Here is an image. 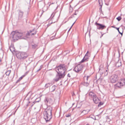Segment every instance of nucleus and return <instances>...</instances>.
I'll return each instance as SVG.
<instances>
[{
    "instance_id": "obj_41",
    "label": "nucleus",
    "mask_w": 125,
    "mask_h": 125,
    "mask_svg": "<svg viewBox=\"0 0 125 125\" xmlns=\"http://www.w3.org/2000/svg\"><path fill=\"white\" fill-rule=\"evenodd\" d=\"M108 28L107 29V32L108 31Z\"/></svg>"
},
{
    "instance_id": "obj_34",
    "label": "nucleus",
    "mask_w": 125,
    "mask_h": 125,
    "mask_svg": "<svg viewBox=\"0 0 125 125\" xmlns=\"http://www.w3.org/2000/svg\"><path fill=\"white\" fill-rule=\"evenodd\" d=\"M29 71H28L26 72L23 75H25V76L29 73Z\"/></svg>"
},
{
    "instance_id": "obj_9",
    "label": "nucleus",
    "mask_w": 125,
    "mask_h": 125,
    "mask_svg": "<svg viewBox=\"0 0 125 125\" xmlns=\"http://www.w3.org/2000/svg\"><path fill=\"white\" fill-rule=\"evenodd\" d=\"M17 35L18 39L20 38L22 36H26L25 33L21 31H15Z\"/></svg>"
},
{
    "instance_id": "obj_13",
    "label": "nucleus",
    "mask_w": 125,
    "mask_h": 125,
    "mask_svg": "<svg viewBox=\"0 0 125 125\" xmlns=\"http://www.w3.org/2000/svg\"><path fill=\"white\" fill-rule=\"evenodd\" d=\"M88 76L84 77V82L83 83V85L86 86H87L89 85V83L88 82L87 80H88Z\"/></svg>"
},
{
    "instance_id": "obj_14",
    "label": "nucleus",
    "mask_w": 125,
    "mask_h": 125,
    "mask_svg": "<svg viewBox=\"0 0 125 125\" xmlns=\"http://www.w3.org/2000/svg\"><path fill=\"white\" fill-rule=\"evenodd\" d=\"M18 18L19 20H21L22 19L24 12L20 10H18Z\"/></svg>"
},
{
    "instance_id": "obj_2",
    "label": "nucleus",
    "mask_w": 125,
    "mask_h": 125,
    "mask_svg": "<svg viewBox=\"0 0 125 125\" xmlns=\"http://www.w3.org/2000/svg\"><path fill=\"white\" fill-rule=\"evenodd\" d=\"M56 71L58 74L64 76L65 75V72L66 70V66L65 65L61 64L56 68Z\"/></svg>"
},
{
    "instance_id": "obj_23",
    "label": "nucleus",
    "mask_w": 125,
    "mask_h": 125,
    "mask_svg": "<svg viewBox=\"0 0 125 125\" xmlns=\"http://www.w3.org/2000/svg\"><path fill=\"white\" fill-rule=\"evenodd\" d=\"M98 1L99 5L101 7L100 9H101L102 7V6L103 4V1L102 0H98Z\"/></svg>"
},
{
    "instance_id": "obj_45",
    "label": "nucleus",
    "mask_w": 125,
    "mask_h": 125,
    "mask_svg": "<svg viewBox=\"0 0 125 125\" xmlns=\"http://www.w3.org/2000/svg\"><path fill=\"white\" fill-rule=\"evenodd\" d=\"M42 3L43 4V5H44V3H43V2H42Z\"/></svg>"
},
{
    "instance_id": "obj_27",
    "label": "nucleus",
    "mask_w": 125,
    "mask_h": 125,
    "mask_svg": "<svg viewBox=\"0 0 125 125\" xmlns=\"http://www.w3.org/2000/svg\"><path fill=\"white\" fill-rule=\"evenodd\" d=\"M10 73L11 70H8L6 72L5 74L6 75H9Z\"/></svg>"
},
{
    "instance_id": "obj_19",
    "label": "nucleus",
    "mask_w": 125,
    "mask_h": 125,
    "mask_svg": "<svg viewBox=\"0 0 125 125\" xmlns=\"http://www.w3.org/2000/svg\"><path fill=\"white\" fill-rule=\"evenodd\" d=\"M89 57L86 56H84L83 59L81 61V62H84L87 61L88 60Z\"/></svg>"
},
{
    "instance_id": "obj_18",
    "label": "nucleus",
    "mask_w": 125,
    "mask_h": 125,
    "mask_svg": "<svg viewBox=\"0 0 125 125\" xmlns=\"http://www.w3.org/2000/svg\"><path fill=\"white\" fill-rule=\"evenodd\" d=\"M56 89V86L53 85L52 86L50 87L49 91L51 92H52L54 91Z\"/></svg>"
},
{
    "instance_id": "obj_29",
    "label": "nucleus",
    "mask_w": 125,
    "mask_h": 125,
    "mask_svg": "<svg viewBox=\"0 0 125 125\" xmlns=\"http://www.w3.org/2000/svg\"><path fill=\"white\" fill-rule=\"evenodd\" d=\"M37 46V45L36 44H34V45H32V48L33 49H35L36 47Z\"/></svg>"
},
{
    "instance_id": "obj_5",
    "label": "nucleus",
    "mask_w": 125,
    "mask_h": 125,
    "mask_svg": "<svg viewBox=\"0 0 125 125\" xmlns=\"http://www.w3.org/2000/svg\"><path fill=\"white\" fill-rule=\"evenodd\" d=\"M37 32L36 30L35 29L28 31L27 33L26 34V38H27L29 36H34L36 34Z\"/></svg>"
},
{
    "instance_id": "obj_10",
    "label": "nucleus",
    "mask_w": 125,
    "mask_h": 125,
    "mask_svg": "<svg viewBox=\"0 0 125 125\" xmlns=\"http://www.w3.org/2000/svg\"><path fill=\"white\" fill-rule=\"evenodd\" d=\"M83 67L82 65H78L75 67L74 70L76 72H81Z\"/></svg>"
},
{
    "instance_id": "obj_7",
    "label": "nucleus",
    "mask_w": 125,
    "mask_h": 125,
    "mask_svg": "<svg viewBox=\"0 0 125 125\" xmlns=\"http://www.w3.org/2000/svg\"><path fill=\"white\" fill-rule=\"evenodd\" d=\"M125 85V79H123L121 82H118L115 85V86L119 88H120L123 85Z\"/></svg>"
},
{
    "instance_id": "obj_1",
    "label": "nucleus",
    "mask_w": 125,
    "mask_h": 125,
    "mask_svg": "<svg viewBox=\"0 0 125 125\" xmlns=\"http://www.w3.org/2000/svg\"><path fill=\"white\" fill-rule=\"evenodd\" d=\"M52 110L51 107H48L43 112L44 118L46 122L50 121L52 118Z\"/></svg>"
},
{
    "instance_id": "obj_39",
    "label": "nucleus",
    "mask_w": 125,
    "mask_h": 125,
    "mask_svg": "<svg viewBox=\"0 0 125 125\" xmlns=\"http://www.w3.org/2000/svg\"><path fill=\"white\" fill-rule=\"evenodd\" d=\"M68 76L69 77H71L70 75V74L69 73L68 74Z\"/></svg>"
},
{
    "instance_id": "obj_8",
    "label": "nucleus",
    "mask_w": 125,
    "mask_h": 125,
    "mask_svg": "<svg viewBox=\"0 0 125 125\" xmlns=\"http://www.w3.org/2000/svg\"><path fill=\"white\" fill-rule=\"evenodd\" d=\"M52 16L51 19L52 22L50 23V24L52 23H54L57 21L58 18V17L57 16L55 15V14L54 13H52L51 15V17H52Z\"/></svg>"
},
{
    "instance_id": "obj_6",
    "label": "nucleus",
    "mask_w": 125,
    "mask_h": 125,
    "mask_svg": "<svg viewBox=\"0 0 125 125\" xmlns=\"http://www.w3.org/2000/svg\"><path fill=\"white\" fill-rule=\"evenodd\" d=\"M11 37L12 40L15 41H17L18 38L15 31H12L11 34Z\"/></svg>"
},
{
    "instance_id": "obj_46",
    "label": "nucleus",
    "mask_w": 125,
    "mask_h": 125,
    "mask_svg": "<svg viewBox=\"0 0 125 125\" xmlns=\"http://www.w3.org/2000/svg\"><path fill=\"white\" fill-rule=\"evenodd\" d=\"M103 36V35H102V36H101V37L102 36Z\"/></svg>"
},
{
    "instance_id": "obj_17",
    "label": "nucleus",
    "mask_w": 125,
    "mask_h": 125,
    "mask_svg": "<svg viewBox=\"0 0 125 125\" xmlns=\"http://www.w3.org/2000/svg\"><path fill=\"white\" fill-rule=\"evenodd\" d=\"M93 100L94 102L96 104H97L98 103L99 101V99L96 96L93 99Z\"/></svg>"
},
{
    "instance_id": "obj_15",
    "label": "nucleus",
    "mask_w": 125,
    "mask_h": 125,
    "mask_svg": "<svg viewBox=\"0 0 125 125\" xmlns=\"http://www.w3.org/2000/svg\"><path fill=\"white\" fill-rule=\"evenodd\" d=\"M44 101L46 103L48 104H52L53 102L52 100L50 98H46Z\"/></svg>"
},
{
    "instance_id": "obj_22",
    "label": "nucleus",
    "mask_w": 125,
    "mask_h": 125,
    "mask_svg": "<svg viewBox=\"0 0 125 125\" xmlns=\"http://www.w3.org/2000/svg\"><path fill=\"white\" fill-rule=\"evenodd\" d=\"M121 62L120 61H119L116 63L115 65V66L116 67H118L121 66Z\"/></svg>"
},
{
    "instance_id": "obj_47",
    "label": "nucleus",
    "mask_w": 125,
    "mask_h": 125,
    "mask_svg": "<svg viewBox=\"0 0 125 125\" xmlns=\"http://www.w3.org/2000/svg\"><path fill=\"white\" fill-rule=\"evenodd\" d=\"M50 21H49V23H50ZM49 24H50V23H49Z\"/></svg>"
},
{
    "instance_id": "obj_44",
    "label": "nucleus",
    "mask_w": 125,
    "mask_h": 125,
    "mask_svg": "<svg viewBox=\"0 0 125 125\" xmlns=\"http://www.w3.org/2000/svg\"><path fill=\"white\" fill-rule=\"evenodd\" d=\"M53 4V3H51V4H50L49 5V6H50V5H51V4Z\"/></svg>"
},
{
    "instance_id": "obj_16",
    "label": "nucleus",
    "mask_w": 125,
    "mask_h": 125,
    "mask_svg": "<svg viewBox=\"0 0 125 125\" xmlns=\"http://www.w3.org/2000/svg\"><path fill=\"white\" fill-rule=\"evenodd\" d=\"M89 96L93 99L96 96L95 94L92 92H90L89 93Z\"/></svg>"
},
{
    "instance_id": "obj_42",
    "label": "nucleus",
    "mask_w": 125,
    "mask_h": 125,
    "mask_svg": "<svg viewBox=\"0 0 125 125\" xmlns=\"http://www.w3.org/2000/svg\"><path fill=\"white\" fill-rule=\"evenodd\" d=\"M75 23V22H74L73 24H72V26H71V27H72V26L74 25V24Z\"/></svg>"
},
{
    "instance_id": "obj_32",
    "label": "nucleus",
    "mask_w": 125,
    "mask_h": 125,
    "mask_svg": "<svg viewBox=\"0 0 125 125\" xmlns=\"http://www.w3.org/2000/svg\"><path fill=\"white\" fill-rule=\"evenodd\" d=\"M119 28H116V29L118 30L119 33L120 34H121L122 35V34H123L122 33H121L120 31L119 30Z\"/></svg>"
},
{
    "instance_id": "obj_21",
    "label": "nucleus",
    "mask_w": 125,
    "mask_h": 125,
    "mask_svg": "<svg viewBox=\"0 0 125 125\" xmlns=\"http://www.w3.org/2000/svg\"><path fill=\"white\" fill-rule=\"evenodd\" d=\"M10 51L12 52H14L15 50V48L14 47L13 45H11L10 47Z\"/></svg>"
},
{
    "instance_id": "obj_26",
    "label": "nucleus",
    "mask_w": 125,
    "mask_h": 125,
    "mask_svg": "<svg viewBox=\"0 0 125 125\" xmlns=\"http://www.w3.org/2000/svg\"><path fill=\"white\" fill-rule=\"evenodd\" d=\"M51 85V83H48L46 84L45 85V87L46 88H48V87H50Z\"/></svg>"
},
{
    "instance_id": "obj_11",
    "label": "nucleus",
    "mask_w": 125,
    "mask_h": 125,
    "mask_svg": "<svg viewBox=\"0 0 125 125\" xmlns=\"http://www.w3.org/2000/svg\"><path fill=\"white\" fill-rule=\"evenodd\" d=\"M95 24L97 26V29L99 30H102L106 28V26L102 24L96 22Z\"/></svg>"
},
{
    "instance_id": "obj_33",
    "label": "nucleus",
    "mask_w": 125,
    "mask_h": 125,
    "mask_svg": "<svg viewBox=\"0 0 125 125\" xmlns=\"http://www.w3.org/2000/svg\"><path fill=\"white\" fill-rule=\"evenodd\" d=\"M103 103H102L101 102H100L99 103V104L98 105H102L103 104Z\"/></svg>"
},
{
    "instance_id": "obj_28",
    "label": "nucleus",
    "mask_w": 125,
    "mask_h": 125,
    "mask_svg": "<svg viewBox=\"0 0 125 125\" xmlns=\"http://www.w3.org/2000/svg\"><path fill=\"white\" fill-rule=\"evenodd\" d=\"M104 76H106L108 74V72H107V70H106V71L104 72Z\"/></svg>"
},
{
    "instance_id": "obj_31",
    "label": "nucleus",
    "mask_w": 125,
    "mask_h": 125,
    "mask_svg": "<svg viewBox=\"0 0 125 125\" xmlns=\"http://www.w3.org/2000/svg\"><path fill=\"white\" fill-rule=\"evenodd\" d=\"M85 56H86L88 57H89L90 56V55L88 51L86 54L85 55Z\"/></svg>"
},
{
    "instance_id": "obj_20",
    "label": "nucleus",
    "mask_w": 125,
    "mask_h": 125,
    "mask_svg": "<svg viewBox=\"0 0 125 125\" xmlns=\"http://www.w3.org/2000/svg\"><path fill=\"white\" fill-rule=\"evenodd\" d=\"M90 110H83L81 113V114H83V115H85L87 114L90 111Z\"/></svg>"
},
{
    "instance_id": "obj_36",
    "label": "nucleus",
    "mask_w": 125,
    "mask_h": 125,
    "mask_svg": "<svg viewBox=\"0 0 125 125\" xmlns=\"http://www.w3.org/2000/svg\"><path fill=\"white\" fill-rule=\"evenodd\" d=\"M70 115H71L70 114H68L66 115V116L67 117H69L70 116Z\"/></svg>"
},
{
    "instance_id": "obj_40",
    "label": "nucleus",
    "mask_w": 125,
    "mask_h": 125,
    "mask_svg": "<svg viewBox=\"0 0 125 125\" xmlns=\"http://www.w3.org/2000/svg\"><path fill=\"white\" fill-rule=\"evenodd\" d=\"M111 27L113 28H115L116 29V28H117V27H115L114 26H111Z\"/></svg>"
},
{
    "instance_id": "obj_35",
    "label": "nucleus",
    "mask_w": 125,
    "mask_h": 125,
    "mask_svg": "<svg viewBox=\"0 0 125 125\" xmlns=\"http://www.w3.org/2000/svg\"><path fill=\"white\" fill-rule=\"evenodd\" d=\"M78 13V11H75L74 13V15H76Z\"/></svg>"
},
{
    "instance_id": "obj_38",
    "label": "nucleus",
    "mask_w": 125,
    "mask_h": 125,
    "mask_svg": "<svg viewBox=\"0 0 125 125\" xmlns=\"http://www.w3.org/2000/svg\"><path fill=\"white\" fill-rule=\"evenodd\" d=\"M42 68L41 67V66L40 67V68L38 70H37V72H38L39 71L42 69Z\"/></svg>"
},
{
    "instance_id": "obj_12",
    "label": "nucleus",
    "mask_w": 125,
    "mask_h": 125,
    "mask_svg": "<svg viewBox=\"0 0 125 125\" xmlns=\"http://www.w3.org/2000/svg\"><path fill=\"white\" fill-rule=\"evenodd\" d=\"M64 76L61 75L59 74H57L55 77L53 79V80L56 82L58 81L61 78H63Z\"/></svg>"
},
{
    "instance_id": "obj_37",
    "label": "nucleus",
    "mask_w": 125,
    "mask_h": 125,
    "mask_svg": "<svg viewBox=\"0 0 125 125\" xmlns=\"http://www.w3.org/2000/svg\"><path fill=\"white\" fill-rule=\"evenodd\" d=\"M72 96H74L75 95V94L73 92L72 93Z\"/></svg>"
},
{
    "instance_id": "obj_25",
    "label": "nucleus",
    "mask_w": 125,
    "mask_h": 125,
    "mask_svg": "<svg viewBox=\"0 0 125 125\" xmlns=\"http://www.w3.org/2000/svg\"><path fill=\"white\" fill-rule=\"evenodd\" d=\"M105 71V70L104 69H103V70H101L100 69H99V73H100V74L101 75H102L104 73V72Z\"/></svg>"
},
{
    "instance_id": "obj_24",
    "label": "nucleus",
    "mask_w": 125,
    "mask_h": 125,
    "mask_svg": "<svg viewBox=\"0 0 125 125\" xmlns=\"http://www.w3.org/2000/svg\"><path fill=\"white\" fill-rule=\"evenodd\" d=\"M25 76V75H22L21 77H20L19 79L17 80L16 82V83H17L18 82H19L22 78Z\"/></svg>"
},
{
    "instance_id": "obj_3",
    "label": "nucleus",
    "mask_w": 125,
    "mask_h": 125,
    "mask_svg": "<svg viewBox=\"0 0 125 125\" xmlns=\"http://www.w3.org/2000/svg\"><path fill=\"white\" fill-rule=\"evenodd\" d=\"M16 55L18 59L23 60L26 59L29 55L25 52H16Z\"/></svg>"
},
{
    "instance_id": "obj_43",
    "label": "nucleus",
    "mask_w": 125,
    "mask_h": 125,
    "mask_svg": "<svg viewBox=\"0 0 125 125\" xmlns=\"http://www.w3.org/2000/svg\"><path fill=\"white\" fill-rule=\"evenodd\" d=\"M44 8H43V10H43V12H44V10H43Z\"/></svg>"
},
{
    "instance_id": "obj_4",
    "label": "nucleus",
    "mask_w": 125,
    "mask_h": 125,
    "mask_svg": "<svg viewBox=\"0 0 125 125\" xmlns=\"http://www.w3.org/2000/svg\"><path fill=\"white\" fill-rule=\"evenodd\" d=\"M118 79V77L117 75L113 74L109 77V81L111 83H115L117 81Z\"/></svg>"
},
{
    "instance_id": "obj_30",
    "label": "nucleus",
    "mask_w": 125,
    "mask_h": 125,
    "mask_svg": "<svg viewBox=\"0 0 125 125\" xmlns=\"http://www.w3.org/2000/svg\"><path fill=\"white\" fill-rule=\"evenodd\" d=\"M122 18L120 16H119L116 18V19L118 21H120L121 20Z\"/></svg>"
}]
</instances>
